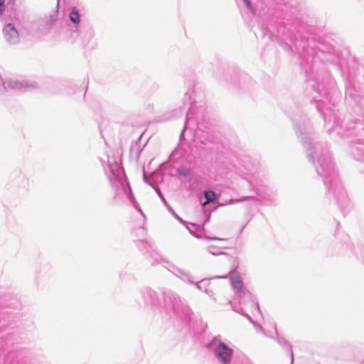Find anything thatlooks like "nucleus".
I'll return each mask as SVG.
<instances>
[{
  "label": "nucleus",
  "instance_id": "f257e3e1",
  "mask_svg": "<svg viewBox=\"0 0 364 364\" xmlns=\"http://www.w3.org/2000/svg\"><path fill=\"white\" fill-rule=\"evenodd\" d=\"M289 117L309 161L323 180L327 196L336 200L343 213H348L351 208V203L339 178L327 144L316 140L309 119L300 108L292 109Z\"/></svg>",
  "mask_w": 364,
  "mask_h": 364
},
{
  "label": "nucleus",
  "instance_id": "f03ea898",
  "mask_svg": "<svg viewBox=\"0 0 364 364\" xmlns=\"http://www.w3.org/2000/svg\"><path fill=\"white\" fill-rule=\"evenodd\" d=\"M312 85L316 93L313 96V102L324 119V128L328 134L335 132L345 137L354 134L358 122L353 121L350 116L343 115L339 110L334 109L340 94L336 87L335 80L326 74L322 79L319 76Z\"/></svg>",
  "mask_w": 364,
  "mask_h": 364
},
{
  "label": "nucleus",
  "instance_id": "7ed1b4c3",
  "mask_svg": "<svg viewBox=\"0 0 364 364\" xmlns=\"http://www.w3.org/2000/svg\"><path fill=\"white\" fill-rule=\"evenodd\" d=\"M292 46L299 53L301 68L309 79H311L317 62L336 64L339 59L338 53L335 48L325 41L301 36V40L296 38Z\"/></svg>",
  "mask_w": 364,
  "mask_h": 364
},
{
  "label": "nucleus",
  "instance_id": "20e7f679",
  "mask_svg": "<svg viewBox=\"0 0 364 364\" xmlns=\"http://www.w3.org/2000/svg\"><path fill=\"white\" fill-rule=\"evenodd\" d=\"M136 301L140 307L168 316L173 315L181 318L188 316L191 313L187 301L181 299L178 294L171 291H163L160 295L153 289L144 287L139 290Z\"/></svg>",
  "mask_w": 364,
  "mask_h": 364
},
{
  "label": "nucleus",
  "instance_id": "39448f33",
  "mask_svg": "<svg viewBox=\"0 0 364 364\" xmlns=\"http://www.w3.org/2000/svg\"><path fill=\"white\" fill-rule=\"evenodd\" d=\"M203 94L201 92H198L195 89L194 87H190L186 92L183 97V107H180L178 110H175L173 116L179 117L183 114L186 109V119L184 123V127L180 135V144L177 148L173 150L170 156V159L173 160H178L180 158H185L186 153L182 149L181 142L183 140L184 133L188 129V126L191 123H193L197 126L199 130L203 131V129H208L210 122L205 119L204 114V109L200 107L199 109L197 108V104L201 102Z\"/></svg>",
  "mask_w": 364,
  "mask_h": 364
},
{
  "label": "nucleus",
  "instance_id": "423d86ee",
  "mask_svg": "<svg viewBox=\"0 0 364 364\" xmlns=\"http://www.w3.org/2000/svg\"><path fill=\"white\" fill-rule=\"evenodd\" d=\"M111 154H112V151H107L104 156L100 158V160L102 165L103 166H107L111 173L109 176L110 181L116 191L114 198L122 199L123 197H126L132 203L133 206L144 217L139 204L134 197L129 183L126 181L123 168L118 162L117 158L111 155Z\"/></svg>",
  "mask_w": 364,
  "mask_h": 364
},
{
  "label": "nucleus",
  "instance_id": "0eeeda50",
  "mask_svg": "<svg viewBox=\"0 0 364 364\" xmlns=\"http://www.w3.org/2000/svg\"><path fill=\"white\" fill-rule=\"evenodd\" d=\"M111 154H112V151H107L104 156L100 158V160L102 165L103 166H107L111 173L109 176L110 181L116 191L114 198L122 199L123 197H126L132 203L133 206L144 217L139 204L134 197L129 183L126 181L123 168L118 162L117 158L111 155Z\"/></svg>",
  "mask_w": 364,
  "mask_h": 364
},
{
  "label": "nucleus",
  "instance_id": "6e6552de",
  "mask_svg": "<svg viewBox=\"0 0 364 364\" xmlns=\"http://www.w3.org/2000/svg\"><path fill=\"white\" fill-rule=\"evenodd\" d=\"M240 293V294H235L232 302L230 301L232 308L234 311L245 316L252 323L255 324L252 317L246 312L248 310H255L258 314H262L259 304L247 289Z\"/></svg>",
  "mask_w": 364,
  "mask_h": 364
},
{
  "label": "nucleus",
  "instance_id": "1a4fd4ad",
  "mask_svg": "<svg viewBox=\"0 0 364 364\" xmlns=\"http://www.w3.org/2000/svg\"><path fill=\"white\" fill-rule=\"evenodd\" d=\"M68 39L72 43L77 44L89 50L95 49L98 45L95 28L89 23L79 29L75 36L68 34Z\"/></svg>",
  "mask_w": 364,
  "mask_h": 364
},
{
  "label": "nucleus",
  "instance_id": "9d476101",
  "mask_svg": "<svg viewBox=\"0 0 364 364\" xmlns=\"http://www.w3.org/2000/svg\"><path fill=\"white\" fill-rule=\"evenodd\" d=\"M205 347L213 353L220 364H230L234 351L218 337L213 338Z\"/></svg>",
  "mask_w": 364,
  "mask_h": 364
},
{
  "label": "nucleus",
  "instance_id": "9b49d317",
  "mask_svg": "<svg viewBox=\"0 0 364 364\" xmlns=\"http://www.w3.org/2000/svg\"><path fill=\"white\" fill-rule=\"evenodd\" d=\"M139 250L146 255L152 265L164 264L165 259L153 247L152 245L146 240H140L136 242Z\"/></svg>",
  "mask_w": 364,
  "mask_h": 364
},
{
  "label": "nucleus",
  "instance_id": "f8f14e48",
  "mask_svg": "<svg viewBox=\"0 0 364 364\" xmlns=\"http://www.w3.org/2000/svg\"><path fill=\"white\" fill-rule=\"evenodd\" d=\"M68 18L70 24H69V33L75 36L77 31L88 23L81 20L80 10L76 6L71 7L69 11Z\"/></svg>",
  "mask_w": 364,
  "mask_h": 364
},
{
  "label": "nucleus",
  "instance_id": "ddd939ff",
  "mask_svg": "<svg viewBox=\"0 0 364 364\" xmlns=\"http://www.w3.org/2000/svg\"><path fill=\"white\" fill-rule=\"evenodd\" d=\"M259 200L264 205H275L277 204V196L275 191L267 186L257 188Z\"/></svg>",
  "mask_w": 364,
  "mask_h": 364
},
{
  "label": "nucleus",
  "instance_id": "4468645a",
  "mask_svg": "<svg viewBox=\"0 0 364 364\" xmlns=\"http://www.w3.org/2000/svg\"><path fill=\"white\" fill-rule=\"evenodd\" d=\"M163 265L173 275L179 278L183 282L190 284L195 283L193 277L188 271L178 268L176 267L174 264H170L166 260L164 261Z\"/></svg>",
  "mask_w": 364,
  "mask_h": 364
},
{
  "label": "nucleus",
  "instance_id": "2eb2a0df",
  "mask_svg": "<svg viewBox=\"0 0 364 364\" xmlns=\"http://www.w3.org/2000/svg\"><path fill=\"white\" fill-rule=\"evenodd\" d=\"M5 90L24 91L28 87H36V84L27 80H9L4 82Z\"/></svg>",
  "mask_w": 364,
  "mask_h": 364
},
{
  "label": "nucleus",
  "instance_id": "dca6fc26",
  "mask_svg": "<svg viewBox=\"0 0 364 364\" xmlns=\"http://www.w3.org/2000/svg\"><path fill=\"white\" fill-rule=\"evenodd\" d=\"M3 32L6 41L11 45L19 43V33L14 23H9L4 26Z\"/></svg>",
  "mask_w": 364,
  "mask_h": 364
},
{
  "label": "nucleus",
  "instance_id": "f3484780",
  "mask_svg": "<svg viewBox=\"0 0 364 364\" xmlns=\"http://www.w3.org/2000/svg\"><path fill=\"white\" fill-rule=\"evenodd\" d=\"M350 151L355 160L364 162V140L356 139L350 141Z\"/></svg>",
  "mask_w": 364,
  "mask_h": 364
},
{
  "label": "nucleus",
  "instance_id": "a211bd4d",
  "mask_svg": "<svg viewBox=\"0 0 364 364\" xmlns=\"http://www.w3.org/2000/svg\"><path fill=\"white\" fill-rule=\"evenodd\" d=\"M230 274V284L232 289L234 290L235 294H240V292L247 290V289L244 287L242 278L237 270L232 269Z\"/></svg>",
  "mask_w": 364,
  "mask_h": 364
},
{
  "label": "nucleus",
  "instance_id": "6ab92c4d",
  "mask_svg": "<svg viewBox=\"0 0 364 364\" xmlns=\"http://www.w3.org/2000/svg\"><path fill=\"white\" fill-rule=\"evenodd\" d=\"M274 329L276 331L277 333V343L284 348L287 349L291 356V364L294 363V353L292 351L291 345L282 336H279L277 331L276 326H274Z\"/></svg>",
  "mask_w": 364,
  "mask_h": 364
},
{
  "label": "nucleus",
  "instance_id": "aec40b11",
  "mask_svg": "<svg viewBox=\"0 0 364 364\" xmlns=\"http://www.w3.org/2000/svg\"><path fill=\"white\" fill-rule=\"evenodd\" d=\"M260 31L262 33V38L267 37L272 41H276L278 40V37L272 33L267 25L266 26L264 23L261 25Z\"/></svg>",
  "mask_w": 364,
  "mask_h": 364
},
{
  "label": "nucleus",
  "instance_id": "412c9836",
  "mask_svg": "<svg viewBox=\"0 0 364 364\" xmlns=\"http://www.w3.org/2000/svg\"><path fill=\"white\" fill-rule=\"evenodd\" d=\"M204 198L208 202L215 203L217 200L216 193L211 190L205 191L203 193Z\"/></svg>",
  "mask_w": 364,
  "mask_h": 364
},
{
  "label": "nucleus",
  "instance_id": "4be33fe9",
  "mask_svg": "<svg viewBox=\"0 0 364 364\" xmlns=\"http://www.w3.org/2000/svg\"><path fill=\"white\" fill-rule=\"evenodd\" d=\"M210 279L205 278V279H201L199 282L195 281V283H193V284L196 286L197 289H198L199 291H203L204 287L210 285V282H209Z\"/></svg>",
  "mask_w": 364,
  "mask_h": 364
},
{
  "label": "nucleus",
  "instance_id": "5701e85b",
  "mask_svg": "<svg viewBox=\"0 0 364 364\" xmlns=\"http://www.w3.org/2000/svg\"><path fill=\"white\" fill-rule=\"evenodd\" d=\"M242 166L244 170L239 168L240 173L241 174L242 176H244L245 175H253L255 173V171L252 170V168H250V166L252 167L253 166L250 163L247 165H242Z\"/></svg>",
  "mask_w": 364,
  "mask_h": 364
},
{
  "label": "nucleus",
  "instance_id": "b1692460",
  "mask_svg": "<svg viewBox=\"0 0 364 364\" xmlns=\"http://www.w3.org/2000/svg\"><path fill=\"white\" fill-rule=\"evenodd\" d=\"M149 184L155 190L156 193H157V195L159 196V198L161 199V200L163 201V203H164L165 205H168V203L167 201L166 200L164 195L162 194V193L161 192L160 189L155 186L154 184H151V183H149Z\"/></svg>",
  "mask_w": 364,
  "mask_h": 364
},
{
  "label": "nucleus",
  "instance_id": "393cba45",
  "mask_svg": "<svg viewBox=\"0 0 364 364\" xmlns=\"http://www.w3.org/2000/svg\"><path fill=\"white\" fill-rule=\"evenodd\" d=\"M208 251L209 253H210L211 255H219L225 254V252L218 251L217 247L215 246H209L208 247Z\"/></svg>",
  "mask_w": 364,
  "mask_h": 364
},
{
  "label": "nucleus",
  "instance_id": "a878e982",
  "mask_svg": "<svg viewBox=\"0 0 364 364\" xmlns=\"http://www.w3.org/2000/svg\"><path fill=\"white\" fill-rule=\"evenodd\" d=\"M21 181V186L24 189H28V179L27 178H26L24 176H20L19 177Z\"/></svg>",
  "mask_w": 364,
  "mask_h": 364
},
{
  "label": "nucleus",
  "instance_id": "bb28decb",
  "mask_svg": "<svg viewBox=\"0 0 364 364\" xmlns=\"http://www.w3.org/2000/svg\"><path fill=\"white\" fill-rule=\"evenodd\" d=\"M251 197L250 196H244V197H242L239 199H230L229 200L226 204H233L235 203H239V202H242V201H245L249 198H250Z\"/></svg>",
  "mask_w": 364,
  "mask_h": 364
},
{
  "label": "nucleus",
  "instance_id": "cd10ccee",
  "mask_svg": "<svg viewBox=\"0 0 364 364\" xmlns=\"http://www.w3.org/2000/svg\"><path fill=\"white\" fill-rule=\"evenodd\" d=\"M58 19V14L56 13H54L53 14H50L49 16V20L48 21V24L50 26L53 25Z\"/></svg>",
  "mask_w": 364,
  "mask_h": 364
},
{
  "label": "nucleus",
  "instance_id": "c85d7f7f",
  "mask_svg": "<svg viewBox=\"0 0 364 364\" xmlns=\"http://www.w3.org/2000/svg\"><path fill=\"white\" fill-rule=\"evenodd\" d=\"M209 286H205L203 292L205 293L209 297L212 298L213 300H216L214 297V292L212 290L208 289Z\"/></svg>",
  "mask_w": 364,
  "mask_h": 364
},
{
  "label": "nucleus",
  "instance_id": "c756f323",
  "mask_svg": "<svg viewBox=\"0 0 364 364\" xmlns=\"http://www.w3.org/2000/svg\"><path fill=\"white\" fill-rule=\"evenodd\" d=\"M5 9V0H0V16L3 15Z\"/></svg>",
  "mask_w": 364,
  "mask_h": 364
},
{
  "label": "nucleus",
  "instance_id": "7c9ffc66",
  "mask_svg": "<svg viewBox=\"0 0 364 364\" xmlns=\"http://www.w3.org/2000/svg\"><path fill=\"white\" fill-rule=\"evenodd\" d=\"M246 7L252 13L254 12V10L252 7L251 1L250 0H242Z\"/></svg>",
  "mask_w": 364,
  "mask_h": 364
},
{
  "label": "nucleus",
  "instance_id": "2f4dec72",
  "mask_svg": "<svg viewBox=\"0 0 364 364\" xmlns=\"http://www.w3.org/2000/svg\"><path fill=\"white\" fill-rule=\"evenodd\" d=\"M346 95H349V96L355 100V96L354 95H353L351 92H350V90H349V88H347L346 89Z\"/></svg>",
  "mask_w": 364,
  "mask_h": 364
},
{
  "label": "nucleus",
  "instance_id": "473e14b6",
  "mask_svg": "<svg viewBox=\"0 0 364 364\" xmlns=\"http://www.w3.org/2000/svg\"><path fill=\"white\" fill-rule=\"evenodd\" d=\"M207 239L209 240H226V239H222L217 237H207Z\"/></svg>",
  "mask_w": 364,
  "mask_h": 364
},
{
  "label": "nucleus",
  "instance_id": "72a5a7b5",
  "mask_svg": "<svg viewBox=\"0 0 364 364\" xmlns=\"http://www.w3.org/2000/svg\"><path fill=\"white\" fill-rule=\"evenodd\" d=\"M174 217H175V218H176V219H177L180 223H181L182 224H185V223H185V221H184L181 218H180L177 214H176V215H174Z\"/></svg>",
  "mask_w": 364,
  "mask_h": 364
},
{
  "label": "nucleus",
  "instance_id": "f704fd0d",
  "mask_svg": "<svg viewBox=\"0 0 364 364\" xmlns=\"http://www.w3.org/2000/svg\"><path fill=\"white\" fill-rule=\"evenodd\" d=\"M181 173L183 176H188V175L189 171H188V170H186V171H183V172Z\"/></svg>",
  "mask_w": 364,
  "mask_h": 364
},
{
  "label": "nucleus",
  "instance_id": "c9c22d12",
  "mask_svg": "<svg viewBox=\"0 0 364 364\" xmlns=\"http://www.w3.org/2000/svg\"><path fill=\"white\" fill-rule=\"evenodd\" d=\"M186 228H187V229L189 230V232H190V233H191V235H194V236H196V235H195V233L193 232V230H191V229H190L187 225H186Z\"/></svg>",
  "mask_w": 364,
  "mask_h": 364
},
{
  "label": "nucleus",
  "instance_id": "e433bc0d",
  "mask_svg": "<svg viewBox=\"0 0 364 364\" xmlns=\"http://www.w3.org/2000/svg\"><path fill=\"white\" fill-rule=\"evenodd\" d=\"M166 206L167 207L168 210L170 212L173 211V208H171L168 204V205H166Z\"/></svg>",
  "mask_w": 364,
  "mask_h": 364
},
{
  "label": "nucleus",
  "instance_id": "4c0bfd02",
  "mask_svg": "<svg viewBox=\"0 0 364 364\" xmlns=\"http://www.w3.org/2000/svg\"><path fill=\"white\" fill-rule=\"evenodd\" d=\"M225 278V277L216 276L213 279Z\"/></svg>",
  "mask_w": 364,
  "mask_h": 364
},
{
  "label": "nucleus",
  "instance_id": "58836bf2",
  "mask_svg": "<svg viewBox=\"0 0 364 364\" xmlns=\"http://www.w3.org/2000/svg\"><path fill=\"white\" fill-rule=\"evenodd\" d=\"M259 331H263L262 327V326H258V331H259Z\"/></svg>",
  "mask_w": 364,
  "mask_h": 364
},
{
  "label": "nucleus",
  "instance_id": "ea45409f",
  "mask_svg": "<svg viewBox=\"0 0 364 364\" xmlns=\"http://www.w3.org/2000/svg\"><path fill=\"white\" fill-rule=\"evenodd\" d=\"M171 213L173 214V216L176 214L173 210Z\"/></svg>",
  "mask_w": 364,
  "mask_h": 364
},
{
  "label": "nucleus",
  "instance_id": "a19ab883",
  "mask_svg": "<svg viewBox=\"0 0 364 364\" xmlns=\"http://www.w3.org/2000/svg\"><path fill=\"white\" fill-rule=\"evenodd\" d=\"M245 227V225L241 228V230H240V232H242V230H244Z\"/></svg>",
  "mask_w": 364,
  "mask_h": 364
},
{
  "label": "nucleus",
  "instance_id": "79ce46f5",
  "mask_svg": "<svg viewBox=\"0 0 364 364\" xmlns=\"http://www.w3.org/2000/svg\"><path fill=\"white\" fill-rule=\"evenodd\" d=\"M201 143L205 144V142L204 141H201Z\"/></svg>",
  "mask_w": 364,
  "mask_h": 364
},
{
  "label": "nucleus",
  "instance_id": "37998d69",
  "mask_svg": "<svg viewBox=\"0 0 364 364\" xmlns=\"http://www.w3.org/2000/svg\"><path fill=\"white\" fill-rule=\"evenodd\" d=\"M355 255H356V257H358L360 259V257L358 256L357 252L355 253Z\"/></svg>",
  "mask_w": 364,
  "mask_h": 364
},
{
  "label": "nucleus",
  "instance_id": "c03bdc74",
  "mask_svg": "<svg viewBox=\"0 0 364 364\" xmlns=\"http://www.w3.org/2000/svg\"><path fill=\"white\" fill-rule=\"evenodd\" d=\"M141 230L143 232H144V229L143 228L141 229Z\"/></svg>",
  "mask_w": 364,
  "mask_h": 364
},
{
  "label": "nucleus",
  "instance_id": "a18cd8bd",
  "mask_svg": "<svg viewBox=\"0 0 364 364\" xmlns=\"http://www.w3.org/2000/svg\"><path fill=\"white\" fill-rule=\"evenodd\" d=\"M144 181H146L145 175L144 176Z\"/></svg>",
  "mask_w": 364,
  "mask_h": 364
}]
</instances>
